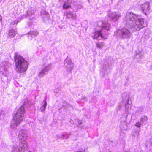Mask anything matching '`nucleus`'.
<instances>
[{
	"mask_svg": "<svg viewBox=\"0 0 152 152\" xmlns=\"http://www.w3.org/2000/svg\"><path fill=\"white\" fill-rule=\"evenodd\" d=\"M124 22L126 26L133 31H139L146 26L144 19L132 12L126 13Z\"/></svg>",
	"mask_w": 152,
	"mask_h": 152,
	"instance_id": "nucleus-1",
	"label": "nucleus"
},
{
	"mask_svg": "<svg viewBox=\"0 0 152 152\" xmlns=\"http://www.w3.org/2000/svg\"><path fill=\"white\" fill-rule=\"evenodd\" d=\"M14 59L17 72L20 73L25 72L28 69V62L23 57L17 53L15 54Z\"/></svg>",
	"mask_w": 152,
	"mask_h": 152,
	"instance_id": "nucleus-2",
	"label": "nucleus"
},
{
	"mask_svg": "<svg viewBox=\"0 0 152 152\" xmlns=\"http://www.w3.org/2000/svg\"><path fill=\"white\" fill-rule=\"evenodd\" d=\"M25 110L23 106H21L18 110L17 112L15 114L13 119L12 121L11 127L14 129L16 128L23 118Z\"/></svg>",
	"mask_w": 152,
	"mask_h": 152,
	"instance_id": "nucleus-3",
	"label": "nucleus"
},
{
	"mask_svg": "<svg viewBox=\"0 0 152 152\" xmlns=\"http://www.w3.org/2000/svg\"><path fill=\"white\" fill-rule=\"evenodd\" d=\"M110 25L108 23H103L102 29L101 31L95 32L92 35L94 39L97 40L105 39L107 38V31L109 30Z\"/></svg>",
	"mask_w": 152,
	"mask_h": 152,
	"instance_id": "nucleus-4",
	"label": "nucleus"
},
{
	"mask_svg": "<svg viewBox=\"0 0 152 152\" xmlns=\"http://www.w3.org/2000/svg\"><path fill=\"white\" fill-rule=\"evenodd\" d=\"M115 34L117 36H119L122 39L129 38L131 36V33L129 29L125 27L119 30Z\"/></svg>",
	"mask_w": 152,
	"mask_h": 152,
	"instance_id": "nucleus-5",
	"label": "nucleus"
},
{
	"mask_svg": "<svg viewBox=\"0 0 152 152\" xmlns=\"http://www.w3.org/2000/svg\"><path fill=\"white\" fill-rule=\"evenodd\" d=\"M15 142L13 144L12 147L15 144H18V148L17 149V152H24L27 149V144L26 142V141H21L19 142H19L17 140V142Z\"/></svg>",
	"mask_w": 152,
	"mask_h": 152,
	"instance_id": "nucleus-6",
	"label": "nucleus"
},
{
	"mask_svg": "<svg viewBox=\"0 0 152 152\" xmlns=\"http://www.w3.org/2000/svg\"><path fill=\"white\" fill-rule=\"evenodd\" d=\"M44 68L39 72L38 76L40 77H42L46 75V73L49 71L51 67V64L50 63L45 62L43 64Z\"/></svg>",
	"mask_w": 152,
	"mask_h": 152,
	"instance_id": "nucleus-7",
	"label": "nucleus"
},
{
	"mask_svg": "<svg viewBox=\"0 0 152 152\" xmlns=\"http://www.w3.org/2000/svg\"><path fill=\"white\" fill-rule=\"evenodd\" d=\"M140 7L143 14L147 15L149 13L151 5L149 2H146L140 5Z\"/></svg>",
	"mask_w": 152,
	"mask_h": 152,
	"instance_id": "nucleus-8",
	"label": "nucleus"
},
{
	"mask_svg": "<svg viewBox=\"0 0 152 152\" xmlns=\"http://www.w3.org/2000/svg\"><path fill=\"white\" fill-rule=\"evenodd\" d=\"M64 66L68 71H71L73 69L74 65L70 59L67 58L64 60Z\"/></svg>",
	"mask_w": 152,
	"mask_h": 152,
	"instance_id": "nucleus-9",
	"label": "nucleus"
},
{
	"mask_svg": "<svg viewBox=\"0 0 152 152\" xmlns=\"http://www.w3.org/2000/svg\"><path fill=\"white\" fill-rule=\"evenodd\" d=\"M121 14L119 12H115L109 14L108 16L114 22L117 21L121 17Z\"/></svg>",
	"mask_w": 152,
	"mask_h": 152,
	"instance_id": "nucleus-10",
	"label": "nucleus"
},
{
	"mask_svg": "<svg viewBox=\"0 0 152 152\" xmlns=\"http://www.w3.org/2000/svg\"><path fill=\"white\" fill-rule=\"evenodd\" d=\"M64 15L65 16L66 18L71 20H76V15L75 14L69 11H67L65 12Z\"/></svg>",
	"mask_w": 152,
	"mask_h": 152,
	"instance_id": "nucleus-11",
	"label": "nucleus"
},
{
	"mask_svg": "<svg viewBox=\"0 0 152 152\" xmlns=\"http://www.w3.org/2000/svg\"><path fill=\"white\" fill-rule=\"evenodd\" d=\"M10 65V64L9 62L7 61H3L1 64L0 71L3 72V70L6 71Z\"/></svg>",
	"mask_w": 152,
	"mask_h": 152,
	"instance_id": "nucleus-12",
	"label": "nucleus"
},
{
	"mask_svg": "<svg viewBox=\"0 0 152 152\" xmlns=\"http://www.w3.org/2000/svg\"><path fill=\"white\" fill-rule=\"evenodd\" d=\"M26 132V131L23 130L19 131L18 136L19 139L22 140V141H25L27 137V135Z\"/></svg>",
	"mask_w": 152,
	"mask_h": 152,
	"instance_id": "nucleus-13",
	"label": "nucleus"
},
{
	"mask_svg": "<svg viewBox=\"0 0 152 152\" xmlns=\"http://www.w3.org/2000/svg\"><path fill=\"white\" fill-rule=\"evenodd\" d=\"M16 34V31L13 28L10 30L9 32L8 37L10 38L14 37Z\"/></svg>",
	"mask_w": 152,
	"mask_h": 152,
	"instance_id": "nucleus-14",
	"label": "nucleus"
},
{
	"mask_svg": "<svg viewBox=\"0 0 152 152\" xmlns=\"http://www.w3.org/2000/svg\"><path fill=\"white\" fill-rule=\"evenodd\" d=\"M38 33L37 31H31L28 33L29 36L28 37V38L30 39H32V37H34L38 34Z\"/></svg>",
	"mask_w": 152,
	"mask_h": 152,
	"instance_id": "nucleus-15",
	"label": "nucleus"
},
{
	"mask_svg": "<svg viewBox=\"0 0 152 152\" xmlns=\"http://www.w3.org/2000/svg\"><path fill=\"white\" fill-rule=\"evenodd\" d=\"M125 106L126 108V118L128 115V113L129 110L131 108V105L130 104H129L128 102H127L126 103H125Z\"/></svg>",
	"mask_w": 152,
	"mask_h": 152,
	"instance_id": "nucleus-16",
	"label": "nucleus"
},
{
	"mask_svg": "<svg viewBox=\"0 0 152 152\" xmlns=\"http://www.w3.org/2000/svg\"><path fill=\"white\" fill-rule=\"evenodd\" d=\"M68 3L65 2L63 6V8L65 9H67L70 8L71 6L70 3H71L72 0H67Z\"/></svg>",
	"mask_w": 152,
	"mask_h": 152,
	"instance_id": "nucleus-17",
	"label": "nucleus"
},
{
	"mask_svg": "<svg viewBox=\"0 0 152 152\" xmlns=\"http://www.w3.org/2000/svg\"><path fill=\"white\" fill-rule=\"evenodd\" d=\"M43 105L41 107V111L42 112H43V111H44L46 107L47 104L46 102V99L43 101Z\"/></svg>",
	"mask_w": 152,
	"mask_h": 152,
	"instance_id": "nucleus-18",
	"label": "nucleus"
},
{
	"mask_svg": "<svg viewBox=\"0 0 152 152\" xmlns=\"http://www.w3.org/2000/svg\"><path fill=\"white\" fill-rule=\"evenodd\" d=\"M148 117L146 116H143L141 117L140 119V121L143 124L144 122L148 120Z\"/></svg>",
	"mask_w": 152,
	"mask_h": 152,
	"instance_id": "nucleus-19",
	"label": "nucleus"
},
{
	"mask_svg": "<svg viewBox=\"0 0 152 152\" xmlns=\"http://www.w3.org/2000/svg\"><path fill=\"white\" fill-rule=\"evenodd\" d=\"M144 110V108L142 107H140L138 110L136 111V113H137V115H138L143 113Z\"/></svg>",
	"mask_w": 152,
	"mask_h": 152,
	"instance_id": "nucleus-20",
	"label": "nucleus"
},
{
	"mask_svg": "<svg viewBox=\"0 0 152 152\" xmlns=\"http://www.w3.org/2000/svg\"><path fill=\"white\" fill-rule=\"evenodd\" d=\"M18 144H15L12 147V150L11 152H17Z\"/></svg>",
	"mask_w": 152,
	"mask_h": 152,
	"instance_id": "nucleus-21",
	"label": "nucleus"
},
{
	"mask_svg": "<svg viewBox=\"0 0 152 152\" xmlns=\"http://www.w3.org/2000/svg\"><path fill=\"white\" fill-rule=\"evenodd\" d=\"M96 45L98 48H101L104 46V44L102 42H96Z\"/></svg>",
	"mask_w": 152,
	"mask_h": 152,
	"instance_id": "nucleus-22",
	"label": "nucleus"
},
{
	"mask_svg": "<svg viewBox=\"0 0 152 152\" xmlns=\"http://www.w3.org/2000/svg\"><path fill=\"white\" fill-rule=\"evenodd\" d=\"M64 139H67L69 138V136L71 135V134L70 133H64Z\"/></svg>",
	"mask_w": 152,
	"mask_h": 152,
	"instance_id": "nucleus-23",
	"label": "nucleus"
},
{
	"mask_svg": "<svg viewBox=\"0 0 152 152\" xmlns=\"http://www.w3.org/2000/svg\"><path fill=\"white\" fill-rule=\"evenodd\" d=\"M142 123H141L140 122H138L136 123L135 124V126L138 127H140L141 126V125L142 124Z\"/></svg>",
	"mask_w": 152,
	"mask_h": 152,
	"instance_id": "nucleus-24",
	"label": "nucleus"
},
{
	"mask_svg": "<svg viewBox=\"0 0 152 152\" xmlns=\"http://www.w3.org/2000/svg\"><path fill=\"white\" fill-rule=\"evenodd\" d=\"M34 13V11H31L30 9H29L28 10L27 12V14L28 16H30Z\"/></svg>",
	"mask_w": 152,
	"mask_h": 152,
	"instance_id": "nucleus-25",
	"label": "nucleus"
},
{
	"mask_svg": "<svg viewBox=\"0 0 152 152\" xmlns=\"http://www.w3.org/2000/svg\"><path fill=\"white\" fill-rule=\"evenodd\" d=\"M56 137L57 139H58V138H61V139H64V134H62L57 135Z\"/></svg>",
	"mask_w": 152,
	"mask_h": 152,
	"instance_id": "nucleus-26",
	"label": "nucleus"
},
{
	"mask_svg": "<svg viewBox=\"0 0 152 152\" xmlns=\"http://www.w3.org/2000/svg\"><path fill=\"white\" fill-rule=\"evenodd\" d=\"M87 98L85 96L82 97L81 99V101L83 102L85 101H87Z\"/></svg>",
	"mask_w": 152,
	"mask_h": 152,
	"instance_id": "nucleus-27",
	"label": "nucleus"
},
{
	"mask_svg": "<svg viewBox=\"0 0 152 152\" xmlns=\"http://www.w3.org/2000/svg\"><path fill=\"white\" fill-rule=\"evenodd\" d=\"M18 23V20H15L14 21L12 22L11 23V24L12 25H14L15 24H17Z\"/></svg>",
	"mask_w": 152,
	"mask_h": 152,
	"instance_id": "nucleus-28",
	"label": "nucleus"
},
{
	"mask_svg": "<svg viewBox=\"0 0 152 152\" xmlns=\"http://www.w3.org/2000/svg\"><path fill=\"white\" fill-rule=\"evenodd\" d=\"M79 125H80L81 124H82V122L81 121H78Z\"/></svg>",
	"mask_w": 152,
	"mask_h": 152,
	"instance_id": "nucleus-29",
	"label": "nucleus"
},
{
	"mask_svg": "<svg viewBox=\"0 0 152 152\" xmlns=\"http://www.w3.org/2000/svg\"><path fill=\"white\" fill-rule=\"evenodd\" d=\"M1 20H2V17H1V16L0 15V20H1Z\"/></svg>",
	"mask_w": 152,
	"mask_h": 152,
	"instance_id": "nucleus-30",
	"label": "nucleus"
},
{
	"mask_svg": "<svg viewBox=\"0 0 152 152\" xmlns=\"http://www.w3.org/2000/svg\"><path fill=\"white\" fill-rule=\"evenodd\" d=\"M150 69L152 70V65L151 66Z\"/></svg>",
	"mask_w": 152,
	"mask_h": 152,
	"instance_id": "nucleus-31",
	"label": "nucleus"
},
{
	"mask_svg": "<svg viewBox=\"0 0 152 152\" xmlns=\"http://www.w3.org/2000/svg\"><path fill=\"white\" fill-rule=\"evenodd\" d=\"M28 152H32L31 151H28Z\"/></svg>",
	"mask_w": 152,
	"mask_h": 152,
	"instance_id": "nucleus-32",
	"label": "nucleus"
},
{
	"mask_svg": "<svg viewBox=\"0 0 152 152\" xmlns=\"http://www.w3.org/2000/svg\"><path fill=\"white\" fill-rule=\"evenodd\" d=\"M54 92H57V91H54Z\"/></svg>",
	"mask_w": 152,
	"mask_h": 152,
	"instance_id": "nucleus-33",
	"label": "nucleus"
},
{
	"mask_svg": "<svg viewBox=\"0 0 152 152\" xmlns=\"http://www.w3.org/2000/svg\"><path fill=\"white\" fill-rule=\"evenodd\" d=\"M2 0H0V2H1V1Z\"/></svg>",
	"mask_w": 152,
	"mask_h": 152,
	"instance_id": "nucleus-34",
	"label": "nucleus"
},
{
	"mask_svg": "<svg viewBox=\"0 0 152 152\" xmlns=\"http://www.w3.org/2000/svg\"><path fill=\"white\" fill-rule=\"evenodd\" d=\"M128 98H127V100H128Z\"/></svg>",
	"mask_w": 152,
	"mask_h": 152,
	"instance_id": "nucleus-35",
	"label": "nucleus"
},
{
	"mask_svg": "<svg viewBox=\"0 0 152 152\" xmlns=\"http://www.w3.org/2000/svg\"><path fill=\"white\" fill-rule=\"evenodd\" d=\"M71 109H72V107H71Z\"/></svg>",
	"mask_w": 152,
	"mask_h": 152,
	"instance_id": "nucleus-36",
	"label": "nucleus"
}]
</instances>
